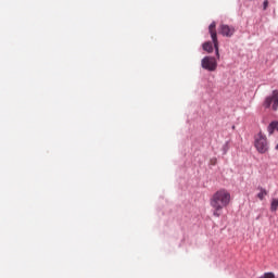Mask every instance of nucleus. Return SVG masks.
<instances>
[{"mask_svg":"<svg viewBox=\"0 0 278 278\" xmlns=\"http://www.w3.org/2000/svg\"><path fill=\"white\" fill-rule=\"evenodd\" d=\"M260 278H275V274L274 273H265L262 277Z\"/></svg>","mask_w":278,"mask_h":278,"instance_id":"obj_11","label":"nucleus"},{"mask_svg":"<svg viewBox=\"0 0 278 278\" xmlns=\"http://www.w3.org/2000/svg\"><path fill=\"white\" fill-rule=\"evenodd\" d=\"M219 34L222 36H226V38H231L233 34H236V28L233 26H229L227 24H220L219 25Z\"/></svg>","mask_w":278,"mask_h":278,"instance_id":"obj_6","label":"nucleus"},{"mask_svg":"<svg viewBox=\"0 0 278 278\" xmlns=\"http://www.w3.org/2000/svg\"><path fill=\"white\" fill-rule=\"evenodd\" d=\"M270 106L274 110V112H277V110H278V90H274L271 96L267 97L264 101V108L268 109Z\"/></svg>","mask_w":278,"mask_h":278,"instance_id":"obj_5","label":"nucleus"},{"mask_svg":"<svg viewBox=\"0 0 278 278\" xmlns=\"http://www.w3.org/2000/svg\"><path fill=\"white\" fill-rule=\"evenodd\" d=\"M201 66L204 71H208L210 73H214L216 68H218V62L216 58L213 56H204L201 61Z\"/></svg>","mask_w":278,"mask_h":278,"instance_id":"obj_3","label":"nucleus"},{"mask_svg":"<svg viewBox=\"0 0 278 278\" xmlns=\"http://www.w3.org/2000/svg\"><path fill=\"white\" fill-rule=\"evenodd\" d=\"M278 208V198H273L270 202V212H277Z\"/></svg>","mask_w":278,"mask_h":278,"instance_id":"obj_9","label":"nucleus"},{"mask_svg":"<svg viewBox=\"0 0 278 278\" xmlns=\"http://www.w3.org/2000/svg\"><path fill=\"white\" fill-rule=\"evenodd\" d=\"M231 203V193L227 189L216 191L210 199V205L213 207V216L220 218L223 210Z\"/></svg>","mask_w":278,"mask_h":278,"instance_id":"obj_1","label":"nucleus"},{"mask_svg":"<svg viewBox=\"0 0 278 278\" xmlns=\"http://www.w3.org/2000/svg\"><path fill=\"white\" fill-rule=\"evenodd\" d=\"M268 9V0H265L263 2V10H267Z\"/></svg>","mask_w":278,"mask_h":278,"instance_id":"obj_12","label":"nucleus"},{"mask_svg":"<svg viewBox=\"0 0 278 278\" xmlns=\"http://www.w3.org/2000/svg\"><path fill=\"white\" fill-rule=\"evenodd\" d=\"M254 147L256 151L261 154L268 153V138L262 131H260L254 137Z\"/></svg>","mask_w":278,"mask_h":278,"instance_id":"obj_2","label":"nucleus"},{"mask_svg":"<svg viewBox=\"0 0 278 278\" xmlns=\"http://www.w3.org/2000/svg\"><path fill=\"white\" fill-rule=\"evenodd\" d=\"M208 31L214 43L217 60H220V52H218V36L216 33V22L211 23V25L208 26Z\"/></svg>","mask_w":278,"mask_h":278,"instance_id":"obj_4","label":"nucleus"},{"mask_svg":"<svg viewBox=\"0 0 278 278\" xmlns=\"http://www.w3.org/2000/svg\"><path fill=\"white\" fill-rule=\"evenodd\" d=\"M211 164H212L213 166H216V157L211 159Z\"/></svg>","mask_w":278,"mask_h":278,"instance_id":"obj_13","label":"nucleus"},{"mask_svg":"<svg viewBox=\"0 0 278 278\" xmlns=\"http://www.w3.org/2000/svg\"><path fill=\"white\" fill-rule=\"evenodd\" d=\"M276 150L278 151V144L276 146Z\"/></svg>","mask_w":278,"mask_h":278,"instance_id":"obj_15","label":"nucleus"},{"mask_svg":"<svg viewBox=\"0 0 278 278\" xmlns=\"http://www.w3.org/2000/svg\"><path fill=\"white\" fill-rule=\"evenodd\" d=\"M258 190L260 192L257 193V199H260V201H264V199L268 197V190L262 187H258Z\"/></svg>","mask_w":278,"mask_h":278,"instance_id":"obj_7","label":"nucleus"},{"mask_svg":"<svg viewBox=\"0 0 278 278\" xmlns=\"http://www.w3.org/2000/svg\"><path fill=\"white\" fill-rule=\"evenodd\" d=\"M203 50L206 51L207 53H212L214 51V47L212 46L211 41H206L203 43Z\"/></svg>","mask_w":278,"mask_h":278,"instance_id":"obj_8","label":"nucleus"},{"mask_svg":"<svg viewBox=\"0 0 278 278\" xmlns=\"http://www.w3.org/2000/svg\"><path fill=\"white\" fill-rule=\"evenodd\" d=\"M274 125L276 127V131H278V122H274Z\"/></svg>","mask_w":278,"mask_h":278,"instance_id":"obj_14","label":"nucleus"},{"mask_svg":"<svg viewBox=\"0 0 278 278\" xmlns=\"http://www.w3.org/2000/svg\"><path fill=\"white\" fill-rule=\"evenodd\" d=\"M275 129H277L275 126V122H271L269 124V126L267 127V131H268L269 136H273V134H275Z\"/></svg>","mask_w":278,"mask_h":278,"instance_id":"obj_10","label":"nucleus"}]
</instances>
